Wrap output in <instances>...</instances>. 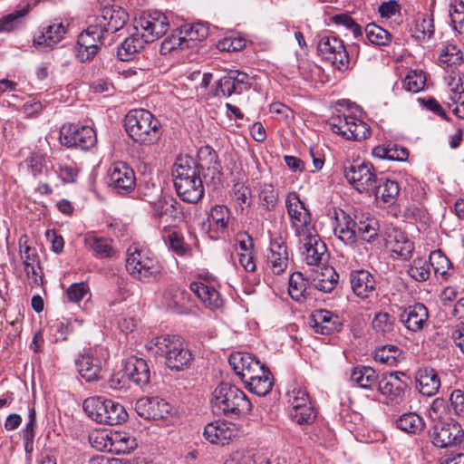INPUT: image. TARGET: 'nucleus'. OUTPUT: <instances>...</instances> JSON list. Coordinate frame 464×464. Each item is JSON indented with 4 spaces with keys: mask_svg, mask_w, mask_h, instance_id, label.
<instances>
[{
    "mask_svg": "<svg viewBox=\"0 0 464 464\" xmlns=\"http://www.w3.org/2000/svg\"><path fill=\"white\" fill-rule=\"evenodd\" d=\"M174 188L181 200L195 204L204 195L199 168L190 157L177 159L173 170Z\"/></svg>",
    "mask_w": 464,
    "mask_h": 464,
    "instance_id": "f257e3e1",
    "label": "nucleus"
},
{
    "mask_svg": "<svg viewBox=\"0 0 464 464\" xmlns=\"http://www.w3.org/2000/svg\"><path fill=\"white\" fill-rule=\"evenodd\" d=\"M145 347L151 355L164 357L166 365L171 370H183L192 361V354L179 335L156 336L147 342Z\"/></svg>",
    "mask_w": 464,
    "mask_h": 464,
    "instance_id": "f03ea898",
    "label": "nucleus"
},
{
    "mask_svg": "<svg viewBox=\"0 0 464 464\" xmlns=\"http://www.w3.org/2000/svg\"><path fill=\"white\" fill-rule=\"evenodd\" d=\"M124 128L134 142L144 146L156 144L163 133L160 120L144 109L130 111L124 119Z\"/></svg>",
    "mask_w": 464,
    "mask_h": 464,
    "instance_id": "7ed1b4c3",
    "label": "nucleus"
},
{
    "mask_svg": "<svg viewBox=\"0 0 464 464\" xmlns=\"http://www.w3.org/2000/svg\"><path fill=\"white\" fill-rule=\"evenodd\" d=\"M126 270L140 282L152 283L160 279L162 265L152 251L133 244L127 249Z\"/></svg>",
    "mask_w": 464,
    "mask_h": 464,
    "instance_id": "20e7f679",
    "label": "nucleus"
},
{
    "mask_svg": "<svg viewBox=\"0 0 464 464\" xmlns=\"http://www.w3.org/2000/svg\"><path fill=\"white\" fill-rule=\"evenodd\" d=\"M211 404L214 411L227 416L244 414L252 408L244 392L228 382H222L214 390Z\"/></svg>",
    "mask_w": 464,
    "mask_h": 464,
    "instance_id": "39448f33",
    "label": "nucleus"
},
{
    "mask_svg": "<svg viewBox=\"0 0 464 464\" xmlns=\"http://www.w3.org/2000/svg\"><path fill=\"white\" fill-rule=\"evenodd\" d=\"M83 410L92 420L100 424L118 425L128 419V413L121 404L101 396L85 399Z\"/></svg>",
    "mask_w": 464,
    "mask_h": 464,
    "instance_id": "423d86ee",
    "label": "nucleus"
},
{
    "mask_svg": "<svg viewBox=\"0 0 464 464\" xmlns=\"http://www.w3.org/2000/svg\"><path fill=\"white\" fill-rule=\"evenodd\" d=\"M329 124L334 133L346 140L361 141L371 136L369 125L349 110L338 111L333 115L329 120Z\"/></svg>",
    "mask_w": 464,
    "mask_h": 464,
    "instance_id": "0eeeda50",
    "label": "nucleus"
},
{
    "mask_svg": "<svg viewBox=\"0 0 464 464\" xmlns=\"http://www.w3.org/2000/svg\"><path fill=\"white\" fill-rule=\"evenodd\" d=\"M285 203L290 226L295 237L310 234V231L315 229L310 210L296 192L287 193Z\"/></svg>",
    "mask_w": 464,
    "mask_h": 464,
    "instance_id": "6e6552de",
    "label": "nucleus"
},
{
    "mask_svg": "<svg viewBox=\"0 0 464 464\" xmlns=\"http://www.w3.org/2000/svg\"><path fill=\"white\" fill-rule=\"evenodd\" d=\"M136 412L147 420H160L164 425H169L177 420V410L160 397H146L137 401Z\"/></svg>",
    "mask_w": 464,
    "mask_h": 464,
    "instance_id": "1a4fd4ad",
    "label": "nucleus"
},
{
    "mask_svg": "<svg viewBox=\"0 0 464 464\" xmlns=\"http://www.w3.org/2000/svg\"><path fill=\"white\" fill-rule=\"evenodd\" d=\"M319 55L335 69L344 72L350 68V58L343 40L334 35L322 36L317 44Z\"/></svg>",
    "mask_w": 464,
    "mask_h": 464,
    "instance_id": "9d476101",
    "label": "nucleus"
},
{
    "mask_svg": "<svg viewBox=\"0 0 464 464\" xmlns=\"http://www.w3.org/2000/svg\"><path fill=\"white\" fill-rule=\"evenodd\" d=\"M343 175L360 193H371L378 182L375 169L370 162L348 163L343 167Z\"/></svg>",
    "mask_w": 464,
    "mask_h": 464,
    "instance_id": "9b49d317",
    "label": "nucleus"
},
{
    "mask_svg": "<svg viewBox=\"0 0 464 464\" xmlns=\"http://www.w3.org/2000/svg\"><path fill=\"white\" fill-rule=\"evenodd\" d=\"M27 242L28 237L25 235L19 239L23 270L30 286H41L44 283V272L40 264V256L37 250L31 247Z\"/></svg>",
    "mask_w": 464,
    "mask_h": 464,
    "instance_id": "f8f14e48",
    "label": "nucleus"
},
{
    "mask_svg": "<svg viewBox=\"0 0 464 464\" xmlns=\"http://www.w3.org/2000/svg\"><path fill=\"white\" fill-rule=\"evenodd\" d=\"M108 186L118 194H127L136 186L134 170L125 162H115L108 171Z\"/></svg>",
    "mask_w": 464,
    "mask_h": 464,
    "instance_id": "ddd939ff",
    "label": "nucleus"
},
{
    "mask_svg": "<svg viewBox=\"0 0 464 464\" xmlns=\"http://www.w3.org/2000/svg\"><path fill=\"white\" fill-rule=\"evenodd\" d=\"M60 139L65 146L82 150L91 149L97 141L96 132L92 127L73 124L63 127Z\"/></svg>",
    "mask_w": 464,
    "mask_h": 464,
    "instance_id": "4468645a",
    "label": "nucleus"
},
{
    "mask_svg": "<svg viewBox=\"0 0 464 464\" xmlns=\"http://www.w3.org/2000/svg\"><path fill=\"white\" fill-rule=\"evenodd\" d=\"M106 39L103 33L94 24H91L78 37L77 56L79 60L81 62L92 60L104 44Z\"/></svg>",
    "mask_w": 464,
    "mask_h": 464,
    "instance_id": "2eb2a0df",
    "label": "nucleus"
},
{
    "mask_svg": "<svg viewBox=\"0 0 464 464\" xmlns=\"http://www.w3.org/2000/svg\"><path fill=\"white\" fill-rule=\"evenodd\" d=\"M431 441L435 447H456L464 443V430L455 420L441 423L433 428Z\"/></svg>",
    "mask_w": 464,
    "mask_h": 464,
    "instance_id": "dca6fc26",
    "label": "nucleus"
},
{
    "mask_svg": "<svg viewBox=\"0 0 464 464\" xmlns=\"http://www.w3.org/2000/svg\"><path fill=\"white\" fill-rule=\"evenodd\" d=\"M128 20V14L121 7L105 6L94 20V24L108 38L121 30Z\"/></svg>",
    "mask_w": 464,
    "mask_h": 464,
    "instance_id": "f3484780",
    "label": "nucleus"
},
{
    "mask_svg": "<svg viewBox=\"0 0 464 464\" xmlns=\"http://www.w3.org/2000/svg\"><path fill=\"white\" fill-rule=\"evenodd\" d=\"M250 86V77L247 73L230 71L218 81L215 96L227 98L233 93L240 94L243 91L248 90Z\"/></svg>",
    "mask_w": 464,
    "mask_h": 464,
    "instance_id": "a211bd4d",
    "label": "nucleus"
},
{
    "mask_svg": "<svg viewBox=\"0 0 464 464\" xmlns=\"http://www.w3.org/2000/svg\"><path fill=\"white\" fill-rule=\"evenodd\" d=\"M288 260L289 256L285 242L280 237L272 238L266 255V270L273 275H280L287 268Z\"/></svg>",
    "mask_w": 464,
    "mask_h": 464,
    "instance_id": "6ab92c4d",
    "label": "nucleus"
},
{
    "mask_svg": "<svg viewBox=\"0 0 464 464\" xmlns=\"http://www.w3.org/2000/svg\"><path fill=\"white\" fill-rule=\"evenodd\" d=\"M296 237L299 243L303 245L302 256L305 263L309 266H318L327 256V249L316 230L314 229L310 231V234Z\"/></svg>",
    "mask_w": 464,
    "mask_h": 464,
    "instance_id": "aec40b11",
    "label": "nucleus"
},
{
    "mask_svg": "<svg viewBox=\"0 0 464 464\" xmlns=\"http://www.w3.org/2000/svg\"><path fill=\"white\" fill-rule=\"evenodd\" d=\"M139 25L143 37L150 43H152L167 33L169 22L163 13L152 11L140 18Z\"/></svg>",
    "mask_w": 464,
    "mask_h": 464,
    "instance_id": "412c9836",
    "label": "nucleus"
},
{
    "mask_svg": "<svg viewBox=\"0 0 464 464\" xmlns=\"http://www.w3.org/2000/svg\"><path fill=\"white\" fill-rule=\"evenodd\" d=\"M77 372L87 382H97L102 378V360L93 349L84 350L75 360Z\"/></svg>",
    "mask_w": 464,
    "mask_h": 464,
    "instance_id": "4be33fe9",
    "label": "nucleus"
},
{
    "mask_svg": "<svg viewBox=\"0 0 464 464\" xmlns=\"http://www.w3.org/2000/svg\"><path fill=\"white\" fill-rule=\"evenodd\" d=\"M152 208V217L154 218L170 221H180L183 218V208L181 204L172 197H161L160 195L154 200L144 198Z\"/></svg>",
    "mask_w": 464,
    "mask_h": 464,
    "instance_id": "5701e85b",
    "label": "nucleus"
},
{
    "mask_svg": "<svg viewBox=\"0 0 464 464\" xmlns=\"http://www.w3.org/2000/svg\"><path fill=\"white\" fill-rule=\"evenodd\" d=\"M66 34V26L63 22L54 20L50 24L44 26L34 37V46L39 51L44 52L61 42Z\"/></svg>",
    "mask_w": 464,
    "mask_h": 464,
    "instance_id": "b1692460",
    "label": "nucleus"
},
{
    "mask_svg": "<svg viewBox=\"0 0 464 464\" xmlns=\"http://www.w3.org/2000/svg\"><path fill=\"white\" fill-rule=\"evenodd\" d=\"M237 435L236 425L224 420L208 423L203 430L204 439L211 444L225 445Z\"/></svg>",
    "mask_w": 464,
    "mask_h": 464,
    "instance_id": "393cba45",
    "label": "nucleus"
},
{
    "mask_svg": "<svg viewBox=\"0 0 464 464\" xmlns=\"http://www.w3.org/2000/svg\"><path fill=\"white\" fill-rule=\"evenodd\" d=\"M310 325L317 334L330 335L342 329L340 317L328 310H315L310 318Z\"/></svg>",
    "mask_w": 464,
    "mask_h": 464,
    "instance_id": "a878e982",
    "label": "nucleus"
},
{
    "mask_svg": "<svg viewBox=\"0 0 464 464\" xmlns=\"http://www.w3.org/2000/svg\"><path fill=\"white\" fill-rule=\"evenodd\" d=\"M385 246L401 258L409 259L414 250L413 243L398 228L388 229L385 233Z\"/></svg>",
    "mask_w": 464,
    "mask_h": 464,
    "instance_id": "bb28decb",
    "label": "nucleus"
},
{
    "mask_svg": "<svg viewBox=\"0 0 464 464\" xmlns=\"http://www.w3.org/2000/svg\"><path fill=\"white\" fill-rule=\"evenodd\" d=\"M429 312L420 303L406 307L400 314L401 323L411 332H419L427 325Z\"/></svg>",
    "mask_w": 464,
    "mask_h": 464,
    "instance_id": "cd10ccee",
    "label": "nucleus"
},
{
    "mask_svg": "<svg viewBox=\"0 0 464 464\" xmlns=\"http://www.w3.org/2000/svg\"><path fill=\"white\" fill-rule=\"evenodd\" d=\"M353 292L362 299L369 298L376 293V280L368 270H353L350 274Z\"/></svg>",
    "mask_w": 464,
    "mask_h": 464,
    "instance_id": "c85d7f7f",
    "label": "nucleus"
},
{
    "mask_svg": "<svg viewBox=\"0 0 464 464\" xmlns=\"http://www.w3.org/2000/svg\"><path fill=\"white\" fill-rule=\"evenodd\" d=\"M407 384L392 376H382L377 384L379 392L392 405L401 404L404 401Z\"/></svg>",
    "mask_w": 464,
    "mask_h": 464,
    "instance_id": "c756f323",
    "label": "nucleus"
},
{
    "mask_svg": "<svg viewBox=\"0 0 464 464\" xmlns=\"http://www.w3.org/2000/svg\"><path fill=\"white\" fill-rule=\"evenodd\" d=\"M126 376L138 386H144L149 383L150 372L147 362L142 358L130 357L124 366V372L121 377Z\"/></svg>",
    "mask_w": 464,
    "mask_h": 464,
    "instance_id": "7c9ffc66",
    "label": "nucleus"
},
{
    "mask_svg": "<svg viewBox=\"0 0 464 464\" xmlns=\"http://www.w3.org/2000/svg\"><path fill=\"white\" fill-rule=\"evenodd\" d=\"M357 223L344 211L335 217L334 235L346 246H353L357 240Z\"/></svg>",
    "mask_w": 464,
    "mask_h": 464,
    "instance_id": "2f4dec72",
    "label": "nucleus"
},
{
    "mask_svg": "<svg viewBox=\"0 0 464 464\" xmlns=\"http://www.w3.org/2000/svg\"><path fill=\"white\" fill-rule=\"evenodd\" d=\"M416 388L424 396L435 395L440 387V379L432 368H420L415 375Z\"/></svg>",
    "mask_w": 464,
    "mask_h": 464,
    "instance_id": "473e14b6",
    "label": "nucleus"
},
{
    "mask_svg": "<svg viewBox=\"0 0 464 464\" xmlns=\"http://www.w3.org/2000/svg\"><path fill=\"white\" fill-rule=\"evenodd\" d=\"M257 204L262 210L272 212L279 205V189L272 183L259 182L256 186Z\"/></svg>",
    "mask_w": 464,
    "mask_h": 464,
    "instance_id": "72a5a7b5",
    "label": "nucleus"
},
{
    "mask_svg": "<svg viewBox=\"0 0 464 464\" xmlns=\"http://www.w3.org/2000/svg\"><path fill=\"white\" fill-rule=\"evenodd\" d=\"M189 288L206 307L214 310L222 306L223 299L213 286L195 281L190 284Z\"/></svg>",
    "mask_w": 464,
    "mask_h": 464,
    "instance_id": "f704fd0d",
    "label": "nucleus"
},
{
    "mask_svg": "<svg viewBox=\"0 0 464 464\" xmlns=\"http://www.w3.org/2000/svg\"><path fill=\"white\" fill-rule=\"evenodd\" d=\"M235 373L243 381L251 370L259 371V361L249 353H233L228 359Z\"/></svg>",
    "mask_w": 464,
    "mask_h": 464,
    "instance_id": "c9c22d12",
    "label": "nucleus"
},
{
    "mask_svg": "<svg viewBox=\"0 0 464 464\" xmlns=\"http://www.w3.org/2000/svg\"><path fill=\"white\" fill-rule=\"evenodd\" d=\"M395 427L411 435L420 434L425 427V420L421 416L413 411L404 412L394 420Z\"/></svg>",
    "mask_w": 464,
    "mask_h": 464,
    "instance_id": "e433bc0d",
    "label": "nucleus"
},
{
    "mask_svg": "<svg viewBox=\"0 0 464 464\" xmlns=\"http://www.w3.org/2000/svg\"><path fill=\"white\" fill-rule=\"evenodd\" d=\"M372 192L374 193L377 201L392 205L395 202L399 195L400 186L395 180L378 178V182L375 183L374 188Z\"/></svg>",
    "mask_w": 464,
    "mask_h": 464,
    "instance_id": "4c0bfd02",
    "label": "nucleus"
},
{
    "mask_svg": "<svg viewBox=\"0 0 464 464\" xmlns=\"http://www.w3.org/2000/svg\"><path fill=\"white\" fill-rule=\"evenodd\" d=\"M195 48L193 42L188 40L180 30L179 33L172 34L164 39L161 43L160 52L161 54H179L186 50Z\"/></svg>",
    "mask_w": 464,
    "mask_h": 464,
    "instance_id": "58836bf2",
    "label": "nucleus"
},
{
    "mask_svg": "<svg viewBox=\"0 0 464 464\" xmlns=\"http://www.w3.org/2000/svg\"><path fill=\"white\" fill-rule=\"evenodd\" d=\"M372 154L374 158L393 161H404L409 157L406 148L392 141L374 147Z\"/></svg>",
    "mask_w": 464,
    "mask_h": 464,
    "instance_id": "ea45409f",
    "label": "nucleus"
},
{
    "mask_svg": "<svg viewBox=\"0 0 464 464\" xmlns=\"http://www.w3.org/2000/svg\"><path fill=\"white\" fill-rule=\"evenodd\" d=\"M150 43L143 34H135L126 38L118 48L117 54L121 61H130Z\"/></svg>",
    "mask_w": 464,
    "mask_h": 464,
    "instance_id": "a19ab883",
    "label": "nucleus"
},
{
    "mask_svg": "<svg viewBox=\"0 0 464 464\" xmlns=\"http://www.w3.org/2000/svg\"><path fill=\"white\" fill-rule=\"evenodd\" d=\"M351 381L361 388L372 390L376 384H378L379 379L378 374L373 368L359 365L353 369Z\"/></svg>",
    "mask_w": 464,
    "mask_h": 464,
    "instance_id": "79ce46f5",
    "label": "nucleus"
},
{
    "mask_svg": "<svg viewBox=\"0 0 464 464\" xmlns=\"http://www.w3.org/2000/svg\"><path fill=\"white\" fill-rule=\"evenodd\" d=\"M166 242L169 247L179 256H188L192 255L193 246L197 245L196 237L193 238V243L185 240L181 232L177 230L170 231Z\"/></svg>",
    "mask_w": 464,
    "mask_h": 464,
    "instance_id": "37998d69",
    "label": "nucleus"
},
{
    "mask_svg": "<svg viewBox=\"0 0 464 464\" xmlns=\"http://www.w3.org/2000/svg\"><path fill=\"white\" fill-rule=\"evenodd\" d=\"M111 452L116 454H129L136 447V439L127 432L110 433Z\"/></svg>",
    "mask_w": 464,
    "mask_h": 464,
    "instance_id": "c03bdc74",
    "label": "nucleus"
},
{
    "mask_svg": "<svg viewBox=\"0 0 464 464\" xmlns=\"http://www.w3.org/2000/svg\"><path fill=\"white\" fill-rule=\"evenodd\" d=\"M309 282L301 272H294L289 277L288 293L291 298L296 302L303 301L308 292Z\"/></svg>",
    "mask_w": 464,
    "mask_h": 464,
    "instance_id": "a18cd8bd",
    "label": "nucleus"
},
{
    "mask_svg": "<svg viewBox=\"0 0 464 464\" xmlns=\"http://www.w3.org/2000/svg\"><path fill=\"white\" fill-rule=\"evenodd\" d=\"M24 164L34 178L45 175L48 171L46 155L41 151L30 152Z\"/></svg>",
    "mask_w": 464,
    "mask_h": 464,
    "instance_id": "49530a36",
    "label": "nucleus"
},
{
    "mask_svg": "<svg viewBox=\"0 0 464 464\" xmlns=\"http://www.w3.org/2000/svg\"><path fill=\"white\" fill-rule=\"evenodd\" d=\"M29 10L30 5H26L0 18V33H9L21 26Z\"/></svg>",
    "mask_w": 464,
    "mask_h": 464,
    "instance_id": "de8ad7c7",
    "label": "nucleus"
},
{
    "mask_svg": "<svg viewBox=\"0 0 464 464\" xmlns=\"http://www.w3.org/2000/svg\"><path fill=\"white\" fill-rule=\"evenodd\" d=\"M408 275L417 282H425L430 276V262L425 257H415L408 266Z\"/></svg>",
    "mask_w": 464,
    "mask_h": 464,
    "instance_id": "09e8293b",
    "label": "nucleus"
},
{
    "mask_svg": "<svg viewBox=\"0 0 464 464\" xmlns=\"http://www.w3.org/2000/svg\"><path fill=\"white\" fill-rule=\"evenodd\" d=\"M401 350L398 346L389 344L376 349L373 358L376 362L389 366H396L401 360Z\"/></svg>",
    "mask_w": 464,
    "mask_h": 464,
    "instance_id": "8fccbe9b",
    "label": "nucleus"
},
{
    "mask_svg": "<svg viewBox=\"0 0 464 464\" xmlns=\"http://www.w3.org/2000/svg\"><path fill=\"white\" fill-rule=\"evenodd\" d=\"M367 41L374 45L387 46L392 40V35L375 24H368L364 28Z\"/></svg>",
    "mask_w": 464,
    "mask_h": 464,
    "instance_id": "3c124183",
    "label": "nucleus"
},
{
    "mask_svg": "<svg viewBox=\"0 0 464 464\" xmlns=\"http://www.w3.org/2000/svg\"><path fill=\"white\" fill-rule=\"evenodd\" d=\"M245 384L246 388H247L251 392L258 396H265L272 390L273 382L271 372L267 370L264 374H261L259 377H256L251 381H247Z\"/></svg>",
    "mask_w": 464,
    "mask_h": 464,
    "instance_id": "603ef678",
    "label": "nucleus"
},
{
    "mask_svg": "<svg viewBox=\"0 0 464 464\" xmlns=\"http://www.w3.org/2000/svg\"><path fill=\"white\" fill-rule=\"evenodd\" d=\"M450 17L453 29L464 37V2L453 0L450 5Z\"/></svg>",
    "mask_w": 464,
    "mask_h": 464,
    "instance_id": "864d4df0",
    "label": "nucleus"
},
{
    "mask_svg": "<svg viewBox=\"0 0 464 464\" xmlns=\"http://www.w3.org/2000/svg\"><path fill=\"white\" fill-rule=\"evenodd\" d=\"M439 62L447 67L460 65L463 63L462 53L457 45L448 44L441 50Z\"/></svg>",
    "mask_w": 464,
    "mask_h": 464,
    "instance_id": "5fc2aeb1",
    "label": "nucleus"
},
{
    "mask_svg": "<svg viewBox=\"0 0 464 464\" xmlns=\"http://www.w3.org/2000/svg\"><path fill=\"white\" fill-rule=\"evenodd\" d=\"M230 211L224 205H216L210 210L208 217L209 226L217 230H224L229 221Z\"/></svg>",
    "mask_w": 464,
    "mask_h": 464,
    "instance_id": "6e6d98bb",
    "label": "nucleus"
},
{
    "mask_svg": "<svg viewBox=\"0 0 464 464\" xmlns=\"http://www.w3.org/2000/svg\"><path fill=\"white\" fill-rule=\"evenodd\" d=\"M415 32L419 40L430 39L434 34L433 15L420 14L416 19Z\"/></svg>",
    "mask_w": 464,
    "mask_h": 464,
    "instance_id": "4d7b16f0",
    "label": "nucleus"
},
{
    "mask_svg": "<svg viewBox=\"0 0 464 464\" xmlns=\"http://www.w3.org/2000/svg\"><path fill=\"white\" fill-rule=\"evenodd\" d=\"M28 422L22 430L24 439V450L26 453H31L34 450V440L36 429V413L34 408L29 410Z\"/></svg>",
    "mask_w": 464,
    "mask_h": 464,
    "instance_id": "13d9d810",
    "label": "nucleus"
},
{
    "mask_svg": "<svg viewBox=\"0 0 464 464\" xmlns=\"http://www.w3.org/2000/svg\"><path fill=\"white\" fill-rule=\"evenodd\" d=\"M85 243L99 257H109L112 256L113 249L107 238L88 236L85 238Z\"/></svg>",
    "mask_w": 464,
    "mask_h": 464,
    "instance_id": "bf43d9fd",
    "label": "nucleus"
},
{
    "mask_svg": "<svg viewBox=\"0 0 464 464\" xmlns=\"http://www.w3.org/2000/svg\"><path fill=\"white\" fill-rule=\"evenodd\" d=\"M447 84L454 96L450 97L453 103H458L464 93V73L459 71H451L445 78Z\"/></svg>",
    "mask_w": 464,
    "mask_h": 464,
    "instance_id": "052dcab7",
    "label": "nucleus"
},
{
    "mask_svg": "<svg viewBox=\"0 0 464 464\" xmlns=\"http://www.w3.org/2000/svg\"><path fill=\"white\" fill-rule=\"evenodd\" d=\"M394 317L387 312L377 313L372 322L375 332L386 335L394 330Z\"/></svg>",
    "mask_w": 464,
    "mask_h": 464,
    "instance_id": "680f3d73",
    "label": "nucleus"
},
{
    "mask_svg": "<svg viewBox=\"0 0 464 464\" xmlns=\"http://www.w3.org/2000/svg\"><path fill=\"white\" fill-rule=\"evenodd\" d=\"M356 230L357 237H360L366 242L372 243L378 236L379 225L375 219L367 218L366 220L357 223Z\"/></svg>",
    "mask_w": 464,
    "mask_h": 464,
    "instance_id": "e2e57ef3",
    "label": "nucleus"
},
{
    "mask_svg": "<svg viewBox=\"0 0 464 464\" xmlns=\"http://www.w3.org/2000/svg\"><path fill=\"white\" fill-rule=\"evenodd\" d=\"M291 419L300 425L311 424L316 418V411L312 403H307L298 410L290 411Z\"/></svg>",
    "mask_w": 464,
    "mask_h": 464,
    "instance_id": "0e129e2a",
    "label": "nucleus"
},
{
    "mask_svg": "<svg viewBox=\"0 0 464 464\" xmlns=\"http://www.w3.org/2000/svg\"><path fill=\"white\" fill-rule=\"evenodd\" d=\"M428 261L430 262L435 275L445 276L450 267L449 258L440 249L430 252Z\"/></svg>",
    "mask_w": 464,
    "mask_h": 464,
    "instance_id": "69168bd1",
    "label": "nucleus"
},
{
    "mask_svg": "<svg viewBox=\"0 0 464 464\" xmlns=\"http://www.w3.org/2000/svg\"><path fill=\"white\" fill-rule=\"evenodd\" d=\"M449 411L459 420H464V391L455 389L449 397Z\"/></svg>",
    "mask_w": 464,
    "mask_h": 464,
    "instance_id": "338daca9",
    "label": "nucleus"
},
{
    "mask_svg": "<svg viewBox=\"0 0 464 464\" xmlns=\"http://www.w3.org/2000/svg\"><path fill=\"white\" fill-rule=\"evenodd\" d=\"M320 276L314 279V285L318 290L328 293L336 286L339 276L333 268H326Z\"/></svg>",
    "mask_w": 464,
    "mask_h": 464,
    "instance_id": "774afa93",
    "label": "nucleus"
}]
</instances>
